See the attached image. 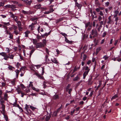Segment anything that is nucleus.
Returning a JSON list of instances; mask_svg holds the SVG:
<instances>
[{
	"label": "nucleus",
	"mask_w": 121,
	"mask_h": 121,
	"mask_svg": "<svg viewBox=\"0 0 121 121\" xmlns=\"http://www.w3.org/2000/svg\"><path fill=\"white\" fill-rule=\"evenodd\" d=\"M0 55H1L4 57V59L6 60H8L9 58L11 59H13L14 56L12 55H10L9 54H7L5 52H2L0 53Z\"/></svg>",
	"instance_id": "f257e3e1"
},
{
	"label": "nucleus",
	"mask_w": 121,
	"mask_h": 121,
	"mask_svg": "<svg viewBox=\"0 0 121 121\" xmlns=\"http://www.w3.org/2000/svg\"><path fill=\"white\" fill-rule=\"evenodd\" d=\"M84 69L85 71L84 72L83 74V78L84 79H85V78L86 76L88 74L90 70V69L89 68L88 66H86V67L84 66Z\"/></svg>",
	"instance_id": "f03ea898"
},
{
	"label": "nucleus",
	"mask_w": 121,
	"mask_h": 121,
	"mask_svg": "<svg viewBox=\"0 0 121 121\" xmlns=\"http://www.w3.org/2000/svg\"><path fill=\"white\" fill-rule=\"evenodd\" d=\"M61 34L65 37V41L66 42L70 44H72V41L69 40L67 38L65 37L66 36H68L65 33H61Z\"/></svg>",
	"instance_id": "7ed1b4c3"
},
{
	"label": "nucleus",
	"mask_w": 121,
	"mask_h": 121,
	"mask_svg": "<svg viewBox=\"0 0 121 121\" xmlns=\"http://www.w3.org/2000/svg\"><path fill=\"white\" fill-rule=\"evenodd\" d=\"M91 34L93 35V37L94 38L95 37H97L98 35V33L97 30L95 29L92 30L91 32Z\"/></svg>",
	"instance_id": "20e7f679"
},
{
	"label": "nucleus",
	"mask_w": 121,
	"mask_h": 121,
	"mask_svg": "<svg viewBox=\"0 0 121 121\" xmlns=\"http://www.w3.org/2000/svg\"><path fill=\"white\" fill-rule=\"evenodd\" d=\"M44 44L43 43H42L40 42L37 43L36 45V48H42L44 47Z\"/></svg>",
	"instance_id": "39448f33"
},
{
	"label": "nucleus",
	"mask_w": 121,
	"mask_h": 121,
	"mask_svg": "<svg viewBox=\"0 0 121 121\" xmlns=\"http://www.w3.org/2000/svg\"><path fill=\"white\" fill-rule=\"evenodd\" d=\"M22 12L24 14H27L29 15L30 14H32L33 13V12L30 11H25L24 10H22Z\"/></svg>",
	"instance_id": "423d86ee"
},
{
	"label": "nucleus",
	"mask_w": 121,
	"mask_h": 121,
	"mask_svg": "<svg viewBox=\"0 0 121 121\" xmlns=\"http://www.w3.org/2000/svg\"><path fill=\"white\" fill-rule=\"evenodd\" d=\"M34 74L36 75L39 79H44V78L43 76H42L40 74H39L37 72H35Z\"/></svg>",
	"instance_id": "0eeeda50"
},
{
	"label": "nucleus",
	"mask_w": 121,
	"mask_h": 121,
	"mask_svg": "<svg viewBox=\"0 0 121 121\" xmlns=\"http://www.w3.org/2000/svg\"><path fill=\"white\" fill-rule=\"evenodd\" d=\"M51 114H49V115L46 116H45L46 117L45 119V121H48L50 119V118L51 117Z\"/></svg>",
	"instance_id": "6e6552de"
},
{
	"label": "nucleus",
	"mask_w": 121,
	"mask_h": 121,
	"mask_svg": "<svg viewBox=\"0 0 121 121\" xmlns=\"http://www.w3.org/2000/svg\"><path fill=\"white\" fill-rule=\"evenodd\" d=\"M94 42L95 44L94 46H95L96 45H98V43L99 42V40L98 39H95L94 41Z\"/></svg>",
	"instance_id": "1a4fd4ad"
},
{
	"label": "nucleus",
	"mask_w": 121,
	"mask_h": 121,
	"mask_svg": "<svg viewBox=\"0 0 121 121\" xmlns=\"http://www.w3.org/2000/svg\"><path fill=\"white\" fill-rule=\"evenodd\" d=\"M53 99L54 100H56L57 99H59V97L58 95L55 94L53 96Z\"/></svg>",
	"instance_id": "9d476101"
},
{
	"label": "nucleus",
	"mask_w": 121,
	"mask_h": 121,
	"mask_svg": "<svg viewBox=\"0 0 121 121\" xmlns=\"http://www.w3.org/2000/svg\"><path fill=\"white\" fill-rule=\"evenodd\" d=\"M101 48L100 47H98L96 49V51L95 52V54L96 55H97L99 52V51L101 50Z\"/></svg>",
	"instance_id": "9b49d317"
},
{
	"label": "nucleus",
	"mask_w": 121,
	"mask_h": 121,
	"mask_svg": "<svg viewBox=\"0 0 121 121\" xmlns=\"http://www.w3.org/2000/svg\"><path fill=\"white\" fill-rule=\"evenodd\" d=\"M8 68L9 70L13 71L14 70L15 68L14 67L11 65H9Z\"/></svg>",
	"instance_id": "f8f14e48"
},
{
	"label": "nucleus",
	"mask_w": 121,
	"mask_h": 121,
	"mask_svg": "<svg viewBox=\"0 0 121 121\" xmlns=\"http://www.w3.org/2000/svg\"><path fill=\"white\" fill-rule=\"evenodd\" d=\"M15 72L16 73V78H18L19 74L20 72L19 70L17 69L15 71Z\"/></svg>",
	"instance_id": "ddd939ff"
},
{
	"label": "nucleus",
	"mask_w": 121,
	"mask_h": 121,
	"mask_svg": "<svg viewBox=\"0 0 121 121\" xmlns=\"http://www.w3.org/2000/svg\"><path fill=\"white\" fill-rule=\"evenodd\" d=\"M30 33V32L29 31L26 30L24 33L25 34V36L26 37H27L28 36V34Z\"/></svg>",
	"instance_id": "4468645a"
},
{
	"label": "nucleus",
	"mask_w": 121,
	"mask_h": 121,
	"mask_svg": "<svg viewBox=\"0 0 121 121\" xmlns=\"http://www.w3.org/2000/svg\"><path fill=\"white\" fill-rule=\"evenodd\" d=\"M80 79V78L79 77L78 75H77L76 77L74 78L73 79V81H75L79 80Z\"/></svg>",
	"instance_id": "2eb2a0df"
},
{
	"label": "nucleus",
	"mask_w": 121,
	"mask_h": 121,
	"mask_svg": "<svg viewBox=\"0 0 121 121\" xmlns=\"http://www.w3.org/2000/svg\"><path fill=\"white\" fill-rule=\"evenodd\" d=\"M91 25V23L90 22H88L86 23L85 24V27L86 28H87L88 27Z\"/></svg>",
	"instance_id": "dca6fc26"
},
{
	"label": "nucleus",
	"mask_w": 121,
	"mask_h": 121,
	"mask_svg": "<svg viewBox=\"0 0 121 121\" xmlns=\"http://www.w3.org/2000/svg\"><path fill=\"white\" fill-rule=\"evenodd\" d=\"M62 105H61V106L60 107L58 108L57 110L56 111L57 112H58V113L62 109Z\"/></svg>",
	"instance_id": "f3484780"
},
{
	"label": "nucleus",
	"mask_w": 121,
	"mask_h": 121,
	"mask_svg": "<svg viewBox=\"0 0 121 121\" xmlns=\"http://www.w3.org/2000/svg\"><path fill=\"white\" fill-rule=\"evenodd\" d=\"M70 86L71 85L69 84H68V85L66 86L65 88L66 91H68L69 89V88L70 87Z\"/></svg>",
	"instance_id": "a211bd4d"
},
{
	"label": "nucleus",
	"mask_w": 121,
	"mask_h": 121,
	"mask_svg": "<svg viewBox=\"0 0 121 121\" xmlns=\"http://www.w3.org/2000/svg\"><path fill=\"white\" fill-rule=\"evenodd\" d=\"M92 78H89L88 80V85H91L92 83Z\"/></svg>",
	"instance_id": "6ab92c4d"
},
{
	"label": "nucleus",
	"mask_w": 121,
	"mask_h": 121,
	"mask_svg": "<svg viewBox=\"0 0 121 121\" xmlns=\"http://www.w3.org/2000/svg\"><path fill=\"white\" fill-rule=\"evenodd\" d=\"M51 61L52 62L55 63L56 64L58 63L57 60L55 58H54L53 59H52Z\"/></svg>",
	"instance_id": "aec40b11"
},
{
	"label": "nucleus",
	"mask_w": 121,
	"mask_h": 121,
	"mask_svg": "<svg viewBox=\"0 0 121 121\" xmlns=\"http://www.w3.org/2000/svg\"><path fill=\"white\" fill-rule=\"evenodd\" d=\"M4 116V118H5L6 121H9L8 120V116L5 115V114H3Z\"/></svg>",
	"instance_id": "412c9836"
},
{
	"label": "nucleus",
	"mask_w": 121,
	"mask_h": 121,
	"mask_svg": "<svg viewBox=\"0 0 121 121\" xmlns=\"http://www.w3.org/2000/svg\"><path fill=\"white\" fill-rule=\"evenodd\" d=\"M25 3L27 5H30L31 4V3L32 1L31 0H30V1H26L25 2Z\"/></svg>",
	"instance_id": "4be33fe9"
},
{
	"label": "nucleus",
	"mask_w": 121,
	"mask_h": 121,
	"mask_svg": "<svg viewBox=\"0 0 121 121\" xmlns=\"http://www.w3.org/2000/svg\"><path fill=\"white\" fill-rule=\"evenodd\" d=\"M1 99H0V101L1 103V104H4L5 103V101L4 100H3V98H1Z\"/></svg>",
	"instance_id": "5701e85b"
},
{
	"label": "nucleus",
	"mask_w": 121,
	"mask_h": 121,
	"mask_svg": "<svg viewBox=\"0 0 121 121\" xmlns=\"http://www.w3.org/2000/svg\"><path fill=\"white\" fill-rule=\"evenodd\" d=\"M2 23L5 26H8L10 25L9 22L6 23L4 22H2Z\"/></svg>",
	"instance_id": "b1692460"
},
{
	"label": "nucleus",
	"mask_w": 121,
	"mask_h": 121,
	"mask_svg": "<svg viewBox=\"0 0 121 121\" xmlns=\"http://www.w3.org/2000/svg\"><path fill=\"white\" fill-rule=\"evenodd\" d=\"M111 16H110L109 17H108V19L109 21H108L107 22V23L108 24H110L111 22H112V21L111 20Z\"/></svg>",
	"instance_id": "393cba45"
},
{
	"label": "nucleus",
	"mask_w": 121,
	"mask_h": 121,
	"mask_svg": "<svg viewBox=\"0 0 121 121\" xmlns=\"http://www.w3.org/2000/svg\"><path fill=\"white\" fill-rule=\"evenodd\" d=\"M88 36V35L87 34H84L83 35V39H84L85 38H87Z\"/></svg>",
	"instance_id": "a878e982"
},
{
	"label": "nucleus",
	"mask_w": 121,
	"mask_h": 121,
	"mask_svg": "<svg viewBox=\"0 0 121 121\" xmlns=\"http://www.w3.org/2000/svg\"><path fill=\"white\" fill-rule=\"evenodd\" d=\"M106 101L104 102V104L101 106V109L100 110H101V111L102 110V108H104V106H106Z\"/></svg>",
	"instance_id": "bb28decb"
},
{
	"label": "nucleus",
	"mask_w": 121,
	"mask_h": 121,
	"mask_svg": "<svg viewBox=\"0 0 121 121\" xmlns=\"http://www.w3.org/2000/svg\"><path fill=\"white\" fill-rule=\"evenodd\" d=\"M48 36V35L47 34V33H46L45 34H41V36L43 38H45V37H47Z\"/></svg>",
	"instance_id": "cd10ccee"
},
{
	"label": "nucleus",
	"mask_w": 121,
	"mask_h": 121,
	"mask_svg": "<svg viewBox=\"0 0 121 121\" xmlns=\"http://www.w3.org/2000/svg\"><path fill=\"white\" fill-rule=\"evenodd\" d=\"M118 97V96L117 95V94H116L114 96L112 97L111 98V100H112L113 99H116V98H117Z\"/></svg>",
	"instance_id": "c85d7f7f"
},
{
	"label": "nucleus",
	"mask_w": 121,
	"mask_h": 121,
	"mask_svg": "<svg viewBox=\"0 0 121 121\" xmlns=\"http://www.w3.org/2000/svg\"><path fill=\"white\" fill-rule=\"evenodd\" d=\"M47 83V82H45L44 81L43 82V87L44 88H45L47 86L46 85Z\"/></svg>",
	"instance_id": "c756f323"
},
{
	"label": "nucleus",
	"mask_w": 121,
	"mask_h": 121,
	"mask_svg": "<svg viewBox=\"0 0 121 121\" xmlns=\"http://www.w3.org/2000/svg\"><path fill=\"white\" fill-rule=\"evenodd\" d=\"M12 28L13 29H14V30H16V29L17 28V26H16L15 25H13L12 26Z\"/></svg>",
	"instance_id": "7c9ffc66"
},
{
	"label": "nucleus",
	"mask_w": 121,
	"mask_h": 121,
	"mask_svg": "<svg viewBox=\"0 0 121 121\" xmlns=\"http://www.w3.org/2000/svg\"><path fill=\"white\" fill-rule=\"evenodd\" d=\"M14 33L16 35H17L19 34V31L17 30H15L13 31Z\"/></svg>",
	"instance_id": "2f4dec72"
},
{
	"label": "nucleus",
	"mask_w": 121,
	"mask_h": 121,
	"mask_svg": "<svg viewBox=\"0 0 121 121\" xmlns=\"http://www.w3.org/2000/svg\"><path fill=\"white\" fill-rule=\"evenodd\" d=\"M35 51V49H34L31 50L30 55V57H31L32 55Z\"/></svg>",
	"instance_id": "473e14b6"
},
{
	"label": "nucleus",
	"mask_w": 121,
	"mask_h": 121,
	"mask_svg": "<svg viewBox=\"0 0 121 121\" xmlns=\"http://www.w3.org/2000/svg\"><path fill=\"white\" fill-rule=\"evenodd\" d=\"M87 57V56L86 55L84 54L83 55V61H85Z\"/></svg>",
	"instance_id": "72a5a7b5"
},
{
	"label": "nucleus",
	"mask_w": 121,
	"mask_h": 121,
	"mask_svg": "<svg viewBox=\"0 0 121 121\" xmlns=\"http://www.w3.org/2000/svg\"><path fill=\"white\" fill-rule=\"evenodd\" d=\"M16 82V80L15 79H13L11 81V83L13 85H14Z\"/></svg>",
	"instance_id": "f704fd0d"
},
{
	"label": "nucleus",
	"mask_w": 121,
	"mask_h": 121,
	"mask_svg": "<svg viewBox=\"0 0 121 121\" xmlns=\"http://www.w3.org/2000/svg\"><path fill=\"white\" fill-rule=\"evenodd\" d=\"M58 113V112H57L56 111H55L54 112L53 115L55 117L57 116Z\"/></svg>",
	"instance_id": "c9c22d12"
},
{
	"label": "nucleus",
	"mask_w": 121,
	"mask_h": 121,
	"mask_svg": "<svg viewBox=\"0 0 121 121\" xmlns=\"http://www.w3.org/2000/svg\"><path fill=\"white\" fill-rule=\"evenodd\" d=\"M102 84L101 83V82L100 81H99V85L97 86L96 89L97 90L98 89V88L100 87L101 86Z\"/></svg>",
	"instance_id": "e433bc0d"
},
{
	"label": "nucleus",
	"mask_w": 121,
	"mask_h": 121,
	"mask_svg": "<svg viewBox=\"0 0 121 121\" xmlns=\"http://www.w3.org/2000/svg\"><path fill=\"white\" fill-rule=\"evenodd\" d=\"M34 26H33L31 25H30L29 26V28L31 29V30H33L34 28Z\"/></svg>",
	"instance_id": "4c0bfd02"
},
{
	"label": "nucleus",
	"mask_w": 121,
	"mask_h": 121,
	"mask_svg": "<svg viewBox=\"0 0 121 121\" xmlns=\"http://www.w3.org/2000/svg\"><path fill=\"white\" fill-rule=\"evenodd\" d=\"M2 111H1V113L3 115L5 114V108L2 109Z\"/></svg>",
	"instance_id": "58836bf2"
},
{
	"label": "nucleus",
	"mask_w": 121,
	"mask_h": 121,
	"mask_svg": "<svg viewBox=\"0 0 121 121\" xmlns=\"http://www.w3.org/2000/svg\"><path fill=\"white\" fill-rule=\"evenodd\" d=\"M11 5L10 4H7L4 6V7L6 8H11Z\"/></svg>",
	"instance_id": "ea45409f"
},
{
	"label": "nucleus",
	"mask_w": 121,
	"mask_h": 121,
	"mask_svg": "<svg viewBox=\"0 0 121 121\" xmlns=\"http://www.w3.org/2000/svg\"><path fill=\"white\" fill-rule=\"evenodd\" d=\"M21 65L20 63L19 62H17V64L16 66L17 68L18 69L19 68V66Z\"/></svg>",
	"instance_id": "a19ab883"
},
{
	"label": "nucleus",
	"mask_w": 121,
	"mask_h": 121,
	"mask_svg": "<svg viewBox=\"0 0 121 121\" xmlns=\"http://www.w3.org/2000/svg\"><path fill=\"white\" fill-rule=\"evenodd\" d=\"M48 55H46L45 56V58L46 61H49V59L48 58Z\"/></svg>",
	"instance_id": "79ce46f5"
},
{
	"label": "nucleus",
	"mask_w": 121,
	"mask_h": 121,
	"mask_svg": "<svg viewBox=\"0 0 121 121\" xmlns=\"http://www.w3.org/2000/svg\"><path fill=\"white\" fill-rule=\"evenodd\" d=\"M31 20L33 21L36 20L38 19V18L35 17H33L31 18Z\"/></svg>",
	"instance_id": "37998d69"
},
{
	"label": "nucleus",
	"mask_w": 121,
	"mask_h": 121,
	"mask_svg": "<svg viewBox=\"0 0 121 121\" xmlns=\"http://www.w3.org/2000/svg\"><path fill=\"white\" fill-rule=\"evenodd\" d=\"M9 38H10V39H13V35L11 34V33H10V34L9 35Z\"/></svg>",
	"instance_id": "c03bdc74"
},
{
	"label": "nucleus",
	"mask_w": 121,
	"mask_h": 121,
	"mask_svg": "<svg viewBox=\"0 0 121 121\" xmlns=\"http://www.w3.org/2000/svg\"><path fill=\"white\" fill-rule=\"evenodd\" d=\"M33 43L34 44H36L37 42V41L36 39H33Z\"/></svg>",
	"instance_id": "a18cd8bd"
},
{
	"label": "nucleus",
	"mask_w": 121,
	"mask_h": 121,
	"mask_svg": "<svg viewBox=\"0 0 121 121\" xmlns=\"http://www.w3.org/2000/svg\"><path fill=\"white\" fill-rule=\"evenodd\" d=\"M42 72L41 73V75H43V74L44 73V67H42Z\"/></svg>",
	"instance_id": "49530a36"
},
{
	"label": "nucleus",
	"mask_w": 121,
	"mask_h": 121,
	"mask_svg": "<svg viewBox=\"0 0 121 121\" xmlns=\"http://www.w3.org/2000/svg\"><path fill=\"white\" fill-rule=\"evenodd\" d=\"M77 65H76L74 67V68L73 71V73L75 71H76L77 70Z\"/></svg>",
	"instance_id": "de8ad7c7"
},
{
	"label": "nucleus",
	"mask_w": 121,
	"mask_h": 121,
	"mask_svg": "<svg viewBox=\"0 0 121 121\" xmlns=\"http://www.w3.org/2000/svg\"><path fill=\"white\" fill-rule=\"evenodd\" d=\"M103 58H104L105 60H107L108 59V57L106 56V55H105L103 56Z\"/></svg>",
	"instance_id": "09e8293b"
},
{
	"label": "nucleus",
	"mask_w": 121,
	"mask_h": 121,
	"mask_svg": "<svg viewBox=\"0 0 121 121\" xmlns=\"http://www.w3.org/2000/svg\"><path fill=\"white\" fill-rule=\"evenodd\" d=\"M30 107L33 111L35 109H36V108L33 107L31 106H30Z\"/></svg>",
	"instance_id": "8fccbe9b"
},
{
	"label": "nucleus",
	"mask_w": 121,
	"mask_h": 121,
	"mask_svg": "<svg viewBox=\"0 0 121 121\" xmlns=\"http://www.w3.org/2000/svg\"><path fill=\"white\" fill-rule=\"evenodd\" d=\"M5 32H6V34L7 35H9L11 33L9 32V31L8 30H5Z\"/></svg>",
	"instance_id": "3c124183"
},
{
	"label": "nucleus",
	"mask_w": 121,
	"mask_h": 121,
	"mask_svg": "<svg viewBox=\"0 0 121 121\" xmlns=\"http://www.w3.org/2000/svg\"><path fill=\"white\" fill-rule=\"evenodd\" d=\"M21 87L23 89H24L26 88V87H25L24 85L22 84H21Z\"/></svg>",
	"instance_id": "603ef678"
},
{
	"label": "nucleus",
	"mask_w": 121,
	"mask_h": 121,
	"mask_svg": "<svg viewBox=\"0 0 121 121\" xmlns=\"http://www.w3.org/2000/svg\"><path fill=\"white\" fill-rule=\"evenodd\" d=\"M41 37H42L41 36L39 35H37V38L38 40L41 39Z\"/></svg>",
	"instance_id": "864d4df0"
},
{
	"label": "nucleus",
	"mask_w": 121,
	"mask_h": 121,
	"mask_svg": "<svg viewBox=\"0 0 121 121\" xmlns=\"http://www.w3.org/2000/svg\"><path fill=\"white\" fill-rule=\"evenodd\" d=\"M72 89L71 88H70L69 89V91H68V93L70 94V95H71V91H72Z\"/></svg>",
	"instance_id": "5fc2aeb1"
},
{
	"label": "nucleus",
	"mask_w": 121,
	"mask_h": 121,
	"mask_svg": "<svg viewBox=\"0 0 121 121\" xmlns=\"http://www.w3.org/2000/svg\"><path fill=\"white\" fill-rule=\"evenodd\" d=\"M13 105L14 106L17 107L18 108H19V107H20L19 105L18 104H17L16 103L14 104H13Z\"/></svg>",
	"instance_id": "6e6d98bb"
},
{
	"label": "nucleus",
	"mask_w": 121,
	"mask_h": 121,
	"mask_svg": "<svg viewBox=\"0 0 121 121\" xmlns=\"http://www.w3.org/2000/svg\"><path fill=\"white\" fill-rule=\"evenodd\" d=\"M75 109H73V111H72L70 113L71 115H72L73 114V113L75 112Z\"/></svg>",
	"instance_id": "4d7b16f0"
},
{
	"label": "nucleus",
	"mask_w": 121,
	"mask_h": 121,
	"mask_svg": "<svg viewBox=\"0 0 121 121\" xmlns=\"http://www.w3.org/2000/svg\"><path fill=\"white\" fill-rule=\"evenodd\" d=\"M30 84H29V86L30 87H31L32 88L33 87V85L32 83V82H30Z\"/></svg>",
	"instance_id": "13d9d810"
},
{
	"label": "nucleus",
	"mask_w": 121,
	"mask_h": 121,
	"mask_svg": "<svg viewBox=\"0 0 121 121\" xmlns=\"http://www.w3.org/2000/svg\"><path fill=\"white\" fill-rule=\"evenodd\" d=\"M4 3L3 2H1L0 3V6H4Z\"/></svg>",
	"instance_id": "bf43d9fd"
},
{
	"label": "nucleus",
	"mask_w": 121,
	"mask_h": 121,
	"mask_svg": "<svg viewBox=\"0 0 121 121\" xmlns=\"http://www.w3.org/2000/svg\"><path fill=\"white\" fill-rule=\"evenodd\" d=\"M40 25H39V26L38 27V28H37V30L38 31V33H40L39 30H40Z\"/></svg>",
	"instance_id": "052dcab7"
},
{
	"label": "nucleus",
	"mask_w": 121,
	"mask_h": 121,
	"mask_svg": "<svg viewBox=\"0 0 121 121\" xmlns=\"http://www.w3.org/2000/svg\"><path fill=\"white\" fill-rule=\"evenodd\" d=\"M46 51L47 53V54H48V55H49V51L48 49L47 48H46Z\"/></svg>",
	"instance_id": "680f3d73"
},
{
	"label": "nucleus",
	"mask_w": 121,
	"mask_h": 121,
	"mask_svg": "<svg viewBox=\"0 0 121 121\" xmlns=\"http://www.w3.org/2000/svg\"><path fill=\"white\" fill-rule=\"evenodd\" d=\"M82 6V4H79L78 5V6L77 7H78L79 9H80L81 8Z\"/></svg>",
	"instance_id": "e2e57ef3"
},
{
	"label": "nucleus",
	"mask_w": 121,
	"mask_h": 121,
	"mask_svg": "<svg viewBox=\"0 0 121 121\" xmlns=\"http://www.w3.org/2000/svg\"><path fill=\"white\" fill-rule=\"evenodd\" d=\"M91 26H92V25H91V26L88 27V28H87V30H88L89 31L91 29Z\"/></svg>",
	"instance_id": "0e129e2a"
},
{
	"label": "nucleus",
	"mask_w": 121,
	"mask_h": 121,
	"mask_svg": "<svg viewBox=\"0 0 121 121\" xmlns=\"http://www.w3.org/2000/svg\"><path fill=\"white\" fill-rule=\"evenodd\" d=\"M2 28H3L5 29V30H6L8 29V27L6 26L5 25H4L2 27Z\"/></svg>",
	"instance_id": "69168bd1"
},
{
	"label": "nucleus",
	"mask_w": 121,
	"mask_h": 121,
	"mask_svg": "<svg viewBox=\"0 0 121 121\" xmlns=\"http://www.w3.org/2000/svg\"><path fill=\"white\" fill-rule=\"evenodd\" d=\"M54 11V10L53 9V8H52L51 9H49V12H50V13H52L53 12V11Z\"/></svg>",
	"instance_id": "338daca9"
},
{
	"label": "nucleus",
	"mask_w": 121,
	"mask_h": 121,
	"mask_svg": "<svg viewBox=\"0 0 121 121\" xmlns=\"http://www.w3.org/2000/svg\"><path fill=\"white\" fill-rule=\"evenodd\" d=\"M69 118L70 117L69 115L67 116V117H65V119L67 120H69Z\"/></svg>",
	"instance_id": "774afa93"
}]
</instances>
